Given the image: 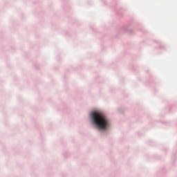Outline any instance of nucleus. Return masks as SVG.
<instances>
[{
  "mask_svg": "<svg viewBox=\"0 0 177 177\" xmlns=\"http://www.w3.org/2000/svg\"><path fill=\"white\" fill-rule=\"evenodd\" d=\"M88 120L93 128L97 131H107L110 127V120L100 111H91L88 113Z\"/></svg>",
  "mask_w": 177,
  "mask_h": 177,
  "instance_id": "f257e3e1",
  "label": "nucleus"
}]
</instances>
